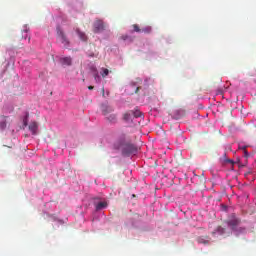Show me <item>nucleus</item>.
Returning <instances> with one entry per match:
<instances>
[{
  "instance_id": "obj_15",
  "label": "nucleus",
  "mask_w": 256,
  "mask_h": 256,
  "mask_svg": "<svg viewBox=\"0 0 256 256\" xmlns=\"http://www.w3.org/2000/svg\"><path fill=\"white\" fill-rule=\"evenodd\" d=\"M61 61H62V65H71L72 63V60L70 57L62 58Z\"/></svg>"
},
{
  "instance_id": "obj_8",
  "label": "nucleus",
  "mask_w": 256,
  "mask_h": 256,
  "mask_svg": "<svg viewBox=\"0 0 256 256\" xmlns=\"http://www.w3.org/2000/svg\"><path fill=\"white\" fill-rule=\"evenodd\" d=\"M108 203L103 201V202H98L97 204H95V209L96 211H101L103 209H106V207H108Z\"/></svg>"
},
{
  "instance_id": "obj_10",
  "label": "nucleus",
  "mask_w": 256,
  "mask_h": 256,
  "mask_svg": "<svg viewBox=\"0 0 256 256\" xmlns=\"http://www.w3.org/2000/svg\"><path fill=\"white\" fill-rule=\"evenodd\" d=\"M102 113H103V115H109V113H113V107L103 105L102 106Z\"/></svg>"
},
{
  "instance_id": "obj_17",
  "label": "nucleus",
  "mask_w": 256,
  "mask_h": 256,
  "mask_svg": "<svg viewBox=\"0 0 256 256\" xmlns=\"http://www.w3.org/2000/svg\"><path fill=\"white\" fill-rule=\"evenodd\" d=\"M132 117H135L136 119L139 117H143V113H141V111L139 110H136V111L132 110Z\"/></svg>"
},
{
  "instance_id": "obj_1",
  "label": "nucleus",
  "mask_w": 256,
  "mask_h": 256,
  "mask_svg": "<svg viewBox=\"0 0 256 256\" xmlns=\"http://www.w3.org/2000/svg\"><path fill=\"white\" fill-rule=\"evenodd\" d=\"M115 149H122V155L129 157V155H135L137 153V146L131 142V138L125 133H120L116 143H114Z\"/></svg>"
},
{
  "instance_id": "obj_25",
  "label": "nucleus",
  "mask_w": 256,
  "mask_h": 256,
  "mask_svg": "<svg viewBox=\"0 0 256 256\" xmlns=\"http://www.w3.org/2000/svg\"><path fill=\"white\" fill-rule=\"evenodd\" d=\"M245 155L247 156V152H245Z\"/></svg>"
},
{
  "instance_id": "obj_18",
  "label": "nucleus",
  "mask_w": 256,
  "mask_h": 256,
  "mask_svg": "<svg viewBox=\"0 0 256 256\" xmlns=\"http://www.w3.org/2000/svg\"><path fill=\"white\" fill-rule=\"evenodd\" d=\"M28 123H29V112H26V115H25V117L23 119L24 127H27Z\"/></svg>"
},
{
  "instance_id": "obj_22",
  "label": "nucleus",
  "mask_w": 256,
  "mask_h": 256,
  "mask_svg": "<svg viewBox=\"0 0 256 256\" xmlns=\"http://www.w3.org/2000/svg\"><path fill=\"white\" fill-rule=\"evenodd\" d=\"M240 233H245V228H239L238 230Z\"/></svg>"
},
{
  "instance_id": "obj_24",
  "label": "nucleus",
  "mask_w": 256,
  "mask_h": 256,
  "mask_svg": "<svg viewBox=\"0 0 256 256\" xmlns=\"http://www.w3.org/2000/svg\"><path fill=\"white\" fill-rule=\"evenodd\" d=\"M88 89H89V91H93L94 87L93 86H89Z\"/></svg>"
},
{
  "instance_id": "obj_19",
  "label": "nucleus",
  "mask_w": 256,
  "mask_h": 256,
  "mask_svg": "<svg viewBox=\"0 0 256 256\" xmlns=\"http://www.w3.org/2000/svg\"><path fill=\"white\" fill-rule=\"evenodd\" d=\"M132 27L134 29V33H141V28L139 27V25L133 24Z\"/></svg>"
},
{
  "instance_id": "obj_23",
  "label": "nucleus",
  "mask_w": 256,
  "mask_h": 256,
  "mask_svg": "<svg viewBox=\"0 0 256 256\" xmlns=\"http://www.w3.org/2000/svg\"><path fill=\"white\" fill-rule=\"evenodd\" d=\"M141 89V87H137L135 90V93H139V90Z\"/></svg>"
},
{
  "instance_id": "obj_2",
  "label": "nucleus",
  "mask_w": 256,
  "mask_h": 256,
  "mask_svg": "<svg viewBox=\"0 0 256 256\" xmlns=\"http://www.w3.org/2000/svg\"><path fill=\"white\" fill-rule=\"evenodd\" d=\"M227 225L232 231H237V227L241 225V219L235 215H231L227 220Z\"/></svg>"
},
{
  "instance_id": "obj_13",
  "label": "nucleus",
  "mask_w": 256,
  "mask_h": 256,
  "mask_svg": "<svg viewBox=\"0 0 256 256\" xmlns=\"http://www.w3.org/2000/svg\"><path fill=\"white\" fill-rule=\"evenodd\" d=\"M107 120L110 123H115V122H117V115L116 114H110L109 116H107Z\"/></svg>"
},
{
  "instance_id": "obj_12",
  "label": "nucleus",
  "mask_w": 256,
  "mask_h": 256,
  "mask_svg": "<svg viewBox=\"0 0 256 256\" xmlns=\"http://www.w3.org/2000/svg\"><path fill=\"white\" fill-rule=\"evenodd\" d=\"M77 34L81 41H87V34H85V32L77 30Z\"/></svg>"
},
{
  "instance_id": "obj_9",
  "label": "nucleus",
  "mask_w": 256,
  "mask_h": 256,
  "mask_svg": "<svg viewBox=\"0 0 256 256\" xmlns=\"http://www.w3.org/2000/svg\"><path fill=\"white\" fill-rule=\"evenodd\" d=\"M123 119H124V121H126L128 123H129V121H133V110H130V111L124 113Z\"/></svg>"
},
{
  "instance_id": "obj_20",
  "label": "nucleus",
  "mask_w": 256,
  "mask_h": 256,
  "mask_svg": "<svg viewBox=\"0 0 256 256\" xmlns=\"http://www.w3.org/2000/svg\"><path fill=\"white\" fill-rule=\"evenodd\" d=\"M7 128V122L6 121H2L0 122V129H6Z\"/></svg>"
},
{
  "instance_id": "obj_16",
  "label": "nucleus",
  "mask_w": 256,
  "mask_h": 256,
  "mask_svg": "<svg viewBox=\"0 0 256 256\" xmlns=\"http://www.w3.org/2000/svg\"><path fill=\"white\" fill-rule=\"evenodd\" d=\"M215 233H218V235H223L225 233V228L218 226L215 232H213V235H215Z\"/></svg>"
},
{
  "instance_id": "obj_3",
  "label": "nucleus",
  "mask_w": 256,
  "mask_h": 256,
  "mask_svg": "<svg viewBox=\"0 0 256 256\" xmlns=\"http://www.w3.org/2000/svg\"><path fill=\"white\" fill-rule=\"evenodd\" d=\"M106 28L107 25H105V22H103V20H96L93 24L94 33H103Z\"/></svg>"
},
{
  "instance_id": "obj_14",
  "label": "nucleus",
  "mask_w": 256,
  "mask_h": 256,
  "mask_svg": "<svg viewBox=\"0 0 256 256\" xmlns=\"http://www.w3.org/2000/svg\"><path fill=\"white\" fill-rule=\"evenodd\" d=\"M100 75H101V77H103V79H105V77H107L109 75V69L101 68Z\"/></svg>"
},
{
  "instance_id": "obj_11",
  "label": "nucleus",
  "mask_w": 256,
  "mask_h": 256,
  "mask_svg": "<svg viewBox=\"0 0 256 256\" xmlns=\"http://www.w3.org/2000/svg\"><path fill=\"white\" fill-rule=\"evenodd\" d=\"M153 31V28L151 26H144L141 28V33H145L146 35H149Z\"/></svg>"
},
{
  "instance_id": "obj_4",
  "label": "nucleus",
  "mask_w": 256,
  "mask_h": 256,
  "mask_svg": "<svg viewBox=\"0 0 256 256\" xmlns=\"http://www.w3.org/2000/svg\"><path fill=\"white\" fill-rule=\"evenodd\" d=\"M58 37L61 41V43H63V45H65L66 47H68L69 45V39H67V36L65 35V32H63L62 30H58Z\"/></svg>"
},
{
  "instance_id": "obj_6",
  "label": "nucleus",
  "mask_w": 256,
  "mask_h": 256,
  "mask_svg": "<svg viewBox=\"0 0 256 256\" xmlns=\"http://www.w3.org/2000/svg\"><path fill=\"white\" fill-rule=\"evenodd\" d=\"M29 131H31L32 135H37V131L39 129V125L37 122H31L28 126Z\"/></svg>"
},
{
  "instance_id": "obj_5",
  "label": "nucleus",
  "mask_w": 256,
  "mask_h": 256,
  "mask_svg": "<svg viewBox=\"0 0 256 256\" xmlns=\"http://www.w3.org/2000/svg\"><path fill=\"white\" fill-rule=\"evenodd\" d=\"M90 71L92 72V75H93L94 80L96 81V83H101V76L99 75V72L97 71V67L92 66L90 68Z\"/></svg>"
},
{
  "instance_id": "obj_7",
  "label": "nucleus",
  "mask_w": 256,
  "mask_h": 256,
  "mask_svg": "<svg viewBox=\"0 0 256 256\" xmlns=\"http://www.w3.org/2000/svg\"><path fill=\"white\" fill-rule=\"evenodd\" d=\"M209 241H211V238H209V236H200L197 238V243H200L202 245H209Z\"/></svg>"
},
{
  "instance_id": "obj_21",
  "label": "nucleus",
  "mask_w": 256,
  "mask_h": 256,
  "mask_svg": "<svg viewBox=\"0 0 256 256\" xmlns=\"http://www.w3.org/2000/svg\"><path fill=\"white\" fill-rule=\"evenodd\" d=\"M121 39H122L123 41H127V39H129V36L124 35V36L121 37Z\"/></svg>"
}]
</instances>
